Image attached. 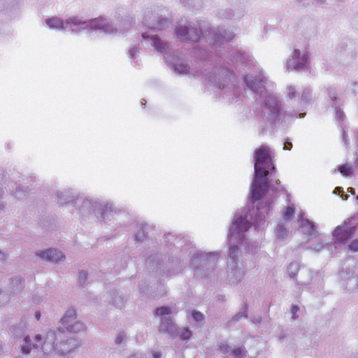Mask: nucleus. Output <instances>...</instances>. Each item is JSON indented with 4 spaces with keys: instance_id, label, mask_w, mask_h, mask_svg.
<instances>
[{
    "instance_id": "nucleus-1",
    "label": "nucleus",
    "mask_w": 358,
    "mask_h": 358,
    "mask_svg": "<svg viewBox=\"0 0 358 358\" xmlns=\"http://www.w3.org/2000/svg\"><path fill=\"white\" fill-rule=\"evenodd\" d=\"M266 165H255V178L252 185L251 201L255 203L259 200L266 192L268 182L266 177L268 175V170Z\"/></svg>"
},
{
    "instance_id": "nucleus-2",
    "label": "nucleus",
    "mask_w": 358,
    "mask_h": 358,
    "mask_svg": "<svg viewBox=\"0 0 358 358\" xmlns=\"http://www.w3.org/2000/svg\"><path fill=\"white\" fill-rule=\"evenodd\" d=\"M255 165H266L267 168H271L275 170V166L272 162L271 151L266 146H261L255 150Z\"/></svg>"
},
{
    "instance_id": "nucleus-3",
    "label": "nucleus",
    "mask_w": 358,
    "mask_h": 358,
    "mask_svg": "<svg viewBox=\"0 0 358 358\" xmlns=\"http://www.w3.org/2000/svg\"><path fill=\"white\" fill-rule=\"evenodd\" d=\"M76 317V313L73 309H69L65 315L62 318L61 322L64 327L71 332H77L84 329L83 325L80 322L73 323Z\"/></svg>"
},
{
    "instance_id": "nucleus-4",
    "label": "nucleus",
    "mask_w": 358,
    "mask_h": 358,
    "mask_svg": "<svg viewBox=\"0 0 358 358\" xmlns=\"http://www.w3.org/2000/svg\"><path fill=\"white\" fill-rule=\"evenodd\" d=\"M176 34L181 41H197L199 39V31L196 29L189 31L187 27H178Z\"/></svg>"
},
{
    "instance_id": "nucleus-5",
    "label": "nucleus",
    "mask_w": 358,
    "mask_h": 358,
    "mask_svg": "<svg viewBox=\"0 0 358 358\" xmlns=\"http://www.w3.org/2000/svg\"><path fill=\"white\" fill-rule=\"evenodd\" d=\"M355 227H349L346 225L337 227L334 232L337 241L343 243L347 241L354 233Z\"/></svg>"
},
{
    "instance_id": "nucleus-6",
    "label": "nucleus",
    "mask_w": 358,
    "mask_h": 358,
    "mask_svg": "<svg viewBox=\"0 0 358 358\" xmlns=\"http://www.w3.org/2000/svg\"><path fill=\"white\" fill-rule=\"evenodd\" d=\"M36 255L40 257L47 259L48 261L57 262L64 258V256L61 252L52 249H48L45 251H41L39 252H37Z\"/></svg>"
},
{
    "instance_id": "nucleus-7",
    "label": "nucleus",
    "mask_w": 358,
    "mask_h": 358,
    "mask_svg": "<svg viewBox=\"0 0 358 358\" xmlns=\"http://www.w3.org/2000/svg\"><path fill=\"white\" fill-rule=\"evenodd\" d=\"M251 224L249 222L246 218L242 217H238L236 218L235 221L233 223V227L234 229L239 231H246L249 228H250Z\"/></svg>"
},
{
    "instance_id": "nucleus-8",
    "label": "nucleus",
    "mask_w": 358,
    "mask_h": 358,
    "mask_svg": "<svg viewBox=\"0 0 358 358\" xmlns=\"http://www.w3.org/2000/svg\"><path fill=\"white\" fill-rule=\"evenodd\" d=\"M301 52L299 50H294L292 53V59L295 63V68L299 69L303 67L307 62V56L303 55L300 57Z\"/></svg>"
},
{
    "instance_id": "nucleus-9",
    "label": "nucleus",
    "mask_w": 358,
    "mask_h": 358,
    "mask_svg": "<svg viewBox=\"0 0 358 358\" xmlns=\"http://www.w3.org/2000/svg\"><path fill=\"white\" fill-rule=\"evenodd\" d=\"M259 80H249L248 77H245L244 80L247 85L252 90L256 92L259 88L261 87L262 83H265L266 81L265 78L262 74L259 75Z\"/></svg>"
},
{
    "instance_id": "nucleus-10",
    "label": "nucleus",
    "mask_w": 358,
    "mask_h": 358,
    "mask_svg": "<svg viewBox=\"0 0 358 358\" xmlns=\"http://www.w3.org/2000/svg\"><path fill=\"white\" fill-rule=\"evenodd\" d=\"M47 24L51 28L62 29L63 27V22L57 17H52L47 20Z\"/></svg>"
},
{
    "instance_id": "nucleus-11",
    "label": "nucleus",
    "mask_w": 358,
    "mask_h": 358,
    "mask_svg": "<svg viewBox=\"0 0 358 358\" xmlns=\"http://www.w3.org/2000/svg\"><path fill=\"white\" fill-rule=\"evenodd\" d=\"M338 170L340 173L345 176H348L352 173V169L348 164H343L340 166Z\"/></svg>"
},
{
    "instance_id": "nucleus-12",
    "label": "nucleus",
    "mask_w": 358,
    "mask_h": 358,
    "mask_svg": "<svg viewBox=\"0 0 358 358\" xmlns=\"http://www.w3.org/2000/svg\"><path fill=\"white\" fill-rule=\"evenodd\" d=\"M152 46H154L157 50L162 51L164 49V44L157 37H152Z\"/></svg>"
},
{
    "instance_id": "nucleus-13",
    "label": "nucleus",
    "mask_w": 358,
    "mask_h": 358,
    "mask_svg": "<svg viewBox=\"0 0 358 358\" xmlns=\"http://www.w3.org/2000/svg\"><path fill=\"white\" fill-rule=\"evenodd\" d=\"M294 213V205L289 206L286 208L285 212L282 214L283 218L285 220H288L293 215Z\"/></svg>"
},
{
    "instance_id": "nucleus-14",
    "label": "nucleus",
    "mask_w": 358,
    "mask_h": 358,
    "mask_svg": "<svg viewBox=\"0 0 358 358\" xmlns=\"http://www.w3.org/2000/svg\"><path fill=\"white\" fill-rule=\"evenodd\" d=\"M275 233L279 239H282L287 234L286 229L283 226L279 225L275 229Z\"/></svg>"
},
{
    "instance_id": "nucleus-15",
    "label": "nucleus",
    "mask_w": 358,
    "mask_h": 358,
    "mask_svg": "<svg viewBox=\"0 0 358 358\" xmlns=\"http://www.w3.org/2000/svg\"><path fill=\"white\" fill-rule=\"evenodd\" d=\"M156 315H164L170 313V308L168 307H160L156 309Z\"/></svg>"
},
{
    "instance_id": "nucleus-16",
    "label": "nucleus",
    "mask_w": 358,
    "mask_h": 358,
    "mask_svg": "<svg viewBox=\"0 0 358 358\" xmlns=\"http://www.w3.org/2000/svg\"><path fill=\"white\" fill-rule=\"evenodd\" d=\"M349 249L352 252H357L358 251V240H355L350 243L349 245Z\"/></svg>"
},
{
    "instance_id": "nucleus-17",
    "label": "nucleus",
    "mask_w": 358,
    "mask_h": 358,
    "mask_svg": "<svg viewBox=\"0 0 358 358\" xmlns=\"http://www.w3.org/2000/svg\"><path fill=\"white\" fill-rule=\"evenodd\" d=\"M191 336L192 332L187 329H184L180 335L182 340L189 339L191 337Z\"/></svg>"
},
{
    "instance_id": "nucleus-18",
    "label": "nucleus",
    "mask_w": 358,
    "mask_h": 358,
    "mask_svg": "<svg viewBox=\"0 0 358 358\" xmlns=\"http://www.w3.org/2000/svg\"><path fill=\"white\" fill-rule=\"evenodd\" d=\"M192 317L196 321H201L203 319V315L201 313L196 311H194L192 313Z\"/></svg>"
},
{
    "instance_id": "nucleus-19",
    "label": "nucleus",
    "mask_w": 358,
    "mask_h": 358,
    "mask_svg": "<svg viewBox=\"0 0 358 358\" xmlns=\"http://www.w3.org/2000/svg\"><path fill=\"white\" fill-rule=\"evenodd\" d=\"M298 310H299V307L297 306H293L291 308V312L293 314V318H296L295 315H296V313H297Z\"/></svg>"
},
{
    "instance_id": "nucleus-20",
    "label": "nucleus",
    "mask_w": 358,
    "mask_h": 358,
    "mask_svg": "<svg viewBox=\"0 0 358 358\" xmlns=\"http://www.w3.org/2000/svg\"><path fill=\"white\" fill-rule=\"evenodd\" d=\"M22 351L24 354H28L30 352V348L28 345H24L22 347Z\"/></svg>"
},
{
    "instance_id": "nucleus-21",
    "label": "nucleus",
    "mask_w": 358,
    "mask_h": 358,
    "mask_svg": "<svg viewBox=\"0 0 358 358\" xmlns=\"http://www.w3.org/2000/svg\"><path fill=\"white\" fill-rule=\"evenodd\" d=\"M238 246L235 245V246H232L231 248H230V255H234L237 251H238Z\"/></svg>"
},
{
    "instance_id": "nucleus-22",
    "label": "nucleus",
    "mask_w": 358,
    "mask_h": 358,
    "mask_svg": "<svg viewBox=\"0 0 358 358\" xmlns=\"http://www.w3.org/2000/svg\"><path fill=\"white\" fill-rule=\"evenodd\" d=\"M35 341H36L35 346H36V348H38V343H39V342H41V336H39V335L36 336V338H35Z\"/></svg>"
},
{
    "instance_id": "nucleus-23",
    "label": "nucleus",
    "mask_w": 358,
    "mask_h": 358,
    "mask_svg": "<svg viewBox=\"0 0 358 358\" xmlns=\"http://www.w3.org/2000/svg\"><path fill=\"white\" fill-rule=\"evenodd\" d=\"M241 353H242V350H241V348L235 349V350H234V354L235 355H237V356H238V355H241Z\"/></svg>"
},
{
    "instance_id": "nucleus-24",
    "label": "nucleus",
    "mask_w": 358,
    "mask_h": 358,
    "mask_svg": "<svg viewBox=\"0 0 358 358\" xmlns=\"http://www.w3.org/2000/svg\"><path fill=\"white\" fill-rule=\"evenodd\" d=\"M152 357L153 358H160L161 357V354L158 352H154L152 353Z\"/></svg>"
},
{
    "instance_id": "nucleus-25",
    "label": "nucleus",
    "mask_w": 358,
    "mask_h": 358,
    "mask_svg": "<svg viewBox=\"0 0 358 358\" xmlns=\"http://www.w3.org/2000/svg\"><path fill=\"white\" fill-rule=\"evenodd\" d=\"M123 338H124L122 336H118L116 341L117 343H120L122 341Z\"/></svg>"
},
{
    "instance_id": "nucleus-26",
    "label": "nucleus",
    "mask_w": 358,
    "mask_h": 358,
    "mask_svg": "<svg viewBox=\"0 0 358 358\" xmlns=\"http://www.w3.org/2000/svg\"><path fill=\"white\" fill-rule=\"evenodd\" d=\"M220 350L224 351V352L227 351L228 347L227 346H220Z\"/></svg>"
},
{
    "instance_id": "nucleus-27",
    "label": "nucleus",
    "mask_w": 358,
    "mask_h": 358,
    "mask_svg": "<svg viewBox=\"0 0 358 358\" xmlns=\"http://www.w3.org/2000/svg\"><path fill=\"white\" fill-rule=\"evenodd\" d=\"M271 189H272L273 191H274V192H278V191H279V190H280V189H278V187H274L273 185H271Z\"/></svg>"
},
{
    "instance_id": "nucleus-28",
    "label": "nucleus",
    "mask_w": 358,
    "mask_h": 358,
    "mask_svg": "<svg viewBox=\"0 0 358 358\" xmlns=\"http://www.w3.org/2000/svg\"><path fill=\"white\" fill-rule=\"evenodd\" d=\"M35 317H36V320H40V317H41L40 313H38V312L36 313Z\"/></svg>"
},
{
    "instance_id": "nucleus-29",
    "label": "nucleus",
    "mask_w": 358,
    "mask_h": 358,
    "mask_svg": "<svg viewBox=\"0 0 358 358\" xmlns=\"http://www.w3.org/2000/svg\"><path fill=\"white\" fill-rule=\"evenodd\" d=\"M85 277H86V274L85 273H80V279L85 278Z\"/></svg>"
},
{
    "instance_id": "nucleus-30",
    "label": "nucleus",
    "mask_w": 358,
    "mask_h": 358,
    "mask_svg": "<svg viewBox=\"0 0 358 358\" xmlns=\"http://www.w3.org/2000/svg\"><path fill=\"white\" fill-rule=\"evenodd\" d=\"M24 340H25L26 343H29L30 341V339L29 337H25Z\"/></svg>"
},
{
    "instance_id": "nucleus-31",
    "label": "nucleus",
    "mask_w": 358,
    "mask_h": 358,
    "mask_svg": "<svg viewBox=\"0 0 358 358\" xmlns=\"http://www.w3.org/2000/svg\"><path fill=\"white\" fill-rule=\"evenodd\" d=\"M275 185H276V186H278V185H279V182H278V180H275Z\"/></svg>"
},
{
    "instance_id": "nucleus-32",
    "label": "nucleus",
    "mask_w": 358,
    "mask_h": 358,
    "mask_svg": "<svg viewBox=\"0 0 358 358\" xmlns=\"http://www.w3.org/2000/svg\"><path fill=\"white\" fill-rule=\"evenodd\" d=\"M72 23H73V24H79V22H73V20H72Z\"/></svg>"
},
{
    "instance_id": "nucleus-33",
    "label": "nucleus",
    "mask_w": 358,
    "mask_h": 358,
    "mask_svg": "<svg viewBox=\"0 0 358 358\" xmlns=\"http://www.w3.org/2000/svg\"><path fill=\"white\" fill-rule=\"evenodd\" d=\"M136 238L138 241V240H140V238H138V236H136Z\"/></svg>"
},
{
    "instance_id": "nucleus-34",
    "label": "nucleus",
    "mask_w": 358,
    "mask_h": 358,
    "mask_svg": "<svg viewBox=\"0 0 358 358\" xmlns=\"http://www.w3.org/2000/svg\"><path fill=\"white\" fill-rule=\"evenodd\" d=\"M3 255V253L0 251V256Z\"/></svg>"
},
{
    "instance_id": "nucleus-35",
    "label": "nucleus",
    "mask_w": 358,
    "mask_h": 358,
    "mask_svg": "<svg viewBox=\"0 0 358 358\" xmlns=\"http://www.w3.org/2000/svg\"><path fill=\"white\" fill-rule=\"evenodd\" d=\"M357 199H358V196H357Z\"/></svg>"
}]
</instances>
